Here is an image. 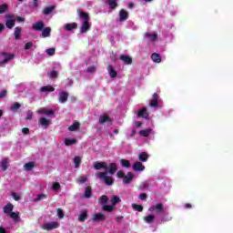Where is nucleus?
<instances>
[{
  "mask_svg": "<svg viewBox=\"0 0 233 233\" xmlns=\"http://www.w3.org/2000/svg\"><path fill=\"white\" fill-rule=\"evenodd\" d=\"M145 37H147V39H150V41H156L157 39V34H150V33H147L145 35Z\"/></svg>",
  "mask_w": 233,
  "mask_h": 233,
  "instance_id": "obj_40",
  "label": "nucleus"
},
{
  "mask_svg": "<svg viewBox=\"0 0 233 233\" xmlns=\"http://www.w3.org/2000/svg\"><path fill=\"white\" fill-rule=\"evenodd\" d=\"M132 207L134 210H137V212H143V207L141 205L133 204Z\"/></svg>",
  "mask_w": 233,
  "mask_h": 233,
  "instance_id": "obj_48",
  "label": "nucleus"
},
{
  "mask_svg": "<svg viewBox=\"0 0 233 233\" xmlns=\"http://www.w3.org/2000/svg\"><path fill=\"white\" fill-rule=\"evenodd\" d=\"M153 100L159 101V95H157V93L153 94Z\"/></svg>",
  "mask_w": 233,
  "mask_h": 233,
  "instance_id": "obj_63",
  "label": "nucleus"
},
{
  "mask_svg": "<svg viewBox=\"0 0 233 233\" xmlns=\"http://www.w3.org/2000/svg\"><path fill=\"white\" fill-rule=\"evenodd\" d=\"M4 214H6L7 216L14 210V205L12 203H8L5 205L3 208Z\"/></svg>",
  "mask_w": 233,
  "mask_h": 233,
  "instance_id": "obj_18",
  "label": "nucleus"
},
{
  "mask_svg": "<svg viewBox=\"0 0 233 233\" xmlns=\"http://www.w3.org/2000/svg\"><path fill=\"white\" fill-rule=\"evenodd\" d=\"M32 116H33L32 111H28V114H27V116L25 117V119H27V120L32 119Z\"/></svg>",
  "mask_w": 233,
  "mask_h": 233,
  "instance_id": "obj_64",
  "label": "nucleus"
},
{
  "mask_svg": "<svg viewBox=\"0 0 233 233\" xmlns=\"http://www.w3.org/2000/svg\"><path fill=\"white\" fill-rule=\"evenodd\" d=\"M102 210H104L105 212H112V210H114V206H109L106 204L102 207Z\"/></svg>",
  "mask_w": 233,
  "mask_h": 233,
  "instance_id": "obj_42",
  "label": "nucleus"
},
{
  "mask_svg": "<svg viewBox=\"0 0 233 233\" xmlns=\"http://www.w3.org/2000/svg\"><path fill=\"white\" fill-rule=\"evenodd\" d=\"M106 217L103 213H96L93 217V221H105Z\"/></svg>",
  "mask_w": 233,
  "mask_h": 233,
  "instance_id": "obj_17",
  "label": "nucleus"
},
{
  "mask_svg": "<svg viewBox=\"0 0 233 233\" xmlns=\"http://www.w3.org/2000/svg\"><path fill=\"white\" fill-rule=\"evenodd\" d=\"M68 96H70L68 94V92L66 91H61L59 94H58V101L59 103H66V101H68Z\"/></svg>",
  "mask_w": 233,
  "mask_h": 233,
  "instance_id": "obj_5",
  "label": "nucleus"
},
{
  "mask_svg": "<svg viewBox=\"0 0 233 233\" xmlns=\"http://www.w3.org/2000/svg\"><path fill=\"white\" fill-rule=\"evenodd\" d=\"M45 198H46V195H44V194L37 195V197L35 199V201H41V199H45Z\"/></svg>",
  "mask_w": 233,
  "mask_h": 233,
  "instance_id": "obj_57",
  "label": "nucleus"
},
{
  "mask_svg": "<svg viewBox=\"0 0 233 233\" xmlns=\"http://www.w3.org/2000/svg\"><path fill=\"white\" fill-rule=\"evenodd\" d=\"M111 203L113 207H116V205H119V203H121V198L116 195H114L111 198Z\"/></svg>",
  "mask_w": 233,
  "mask_h": 233,
  "instance_id": "obj_30",
  "label": "nucleus"
},
{
  "mask_svg": "<svg viewBox=\"0 0 233 233\" xmlns=\"http://www.w3.org/2000/svg\"><path fill=\"white\" fill-rule=\"evenodd\" d=\"M50 77L51 79H57V71L56 70L51 71Z\"/></svg>",
  "mask_w": 233,
  "mask_h": 233,
  "instance_id": "obj_53",
  "label": "nucleus"
},
{
  "mask_svg": "<svg viewBox=\"0 0 233 233\" xmlns=\"http://www.w3.org/2000/svg\"><path fill=\"white\" fill-rule=\"evenodd\" d=\"M77 14L80 19H82L83 21L82 25L80 27V32L81 34H86V32L90 30V15H88V13L84 12L81 9L77 10Z\"/></svg>",
  "mask_w": 233,
  "mask_h": 233,
  "instance_id": "obj_1",
  "label": "nucleus"
},
{
  "mask_svg": "<svg viewBox=\"0 0 233 233\" xmlns=\"http://www.w3.org/2000/svg\"><path fill=\"white\" fill-rule=\"evenodd\" d=\"M46 53L48 56H56V48H48L46 50Z\"/></svg>",
  "mask_w": 233,
  "mask_h": 233,
  "instance_id": "obj_49",
  "label": "nucleus"
},
{
  "mask_svg": "<svg viewBox=\"0 0 233 233\" xmlns=\"http://www.w3.org/2000/svg\"><path fill=\"white\" fill-rule=\"evenodd\" d=\"M56 88L52 86H44L40 88V92L46 93V92H55Z\"/></svg>",
  "mask_w": 233,
  "mask_h": 233,
  "instance_id": "obj_24",
  "label": "nucleus"
},
{
  "mask_svg": "<svg viewBox=\"0 0 233 233\" xmlns=\"http://www.w3.org/2000/svg\"><path fill=\"white\" fill-rule=\"evenodd\" d=\"M77 28V23H71L65 25V30L67 32H72V30H76Z\"/></svg>",
  "mask_w": 233,
  "mask_h": 233,
  "instance_id": "obj_22",
  "label": "nucleus"
},
{
  "mask_svg": "<svg viewBox=\"0 0 233 233\" xmlns=\"http://www.w3.org/2000/svg\"><path fill=\"white\" fill-rule=\"evenodd\" d=\"M81 127V124L77 121H75L69 127L68 130L70 132H76V130H79V127Z\"/></svg>",
  "mask_w": 233,
  "mask_h": 233,
  "instance_id": "obj_20",
  "label": "nucleus"
},
{
  "mask_svg": "<svg viewBox=\"0 0 233 233\" xmlns=\"http://www.w3.org/2000/svg\"><path fill=\"white\" fill-rule=\"evenodd\" d=\"M9 218H11L12 219H14V221H19V212L15 213V212H11L10 214L7 215Z\"/></svg>",
  "mask_w": 233,
  "mask_h": 233,
  "instance_id": "obj_37",
  "label": "nucleus"
},
{
  "mask_svg": "<svg viewBox=\"0 0 233 233\" xmlns=\"http://www.w3.org/2000/svg\"><path fill=\"white\" fill-rule=\"evenodd\" d=\"M87 218H88V213L86 212V210L81 211L78 217V221H80V223H84V221H86Z\"/></svg>",
  "mask_w": 233,
  "mask_h": 233,
  "instance_id": "obj_16",
  "label": "nucleus"
},
{
  "mask_svg": "<svg viewBox=\"0 0 233 233\" xmlns=\"http://www.w3.org/2000/svg\"><path fill=\"white\" fill-rule=\"evenodd\" d=\"M155 210H156L157 214H160V212H163V204L157 203L155 206Z\"/></svg>",
  "mask_w": 233,
  "mask_h": 233,
  "instance_id": "obj_43",
  "label": "nucleus"
},
{
  "mask_svg": "<svg viewBox=\"0 0 233 233\" xmlns=\"http://www.w3.org/2000/svg\"><path fill=\"white\" fill-rule=\"evenodd\" d=\"M22 28L17 26L15 28V39H21Z\"/></svg>",
  "mask_w": 233,
  "mask_h": 233,
  "instance_id": "obj_32",
  "label": "nucleus"
},
{
  "mask_svg": "<svg viewBox=\"0 0 233 233\" xmlns=\"http://www.w3.org/2000/svg\"><path fill=\"white\" fill-rule=\"evenodd\" d=\"M143 219L146 223H152L154 221V219H156V216L147 215V216L144 217Z\"/></svg>",
  "mask_w": 233,
  "mask_h": 233,
  "instance_id": "obj_33",
  "label": "nucleus"
},
{
  "mask_svg": "<svg viewBox=\"0 0 233 233\" xmlns=\"http://www.w3.org/2000/svg\"><path fill=\"white\" fill-rule=\"evenodd\" d=\"M0 56L2 57H5L4 60L0 61V66H3V65H6V63L12 61L15 57V55L14 53L8 54L6 52H1Z\"/></svg>",
  "mask_w": 233,
  "mask_h": 233,
  "instance_id": "obj_3",
  "label": "nucleus"
},
{
  "mask_svg": "<svg viewBox=\"0 0 233 233\" xmlns=\"http://www.w3.org/2000/svg\"><path fill=\"white\" fill-rule=\"evenodd\" d=\"M75 168H79L81 167V157H74Z\"/></svg>",
  "mask_w": 233,
  "mask_h": 233,
  "instance_id": "obj_38",
  "label": "nucleus"
},
{
  "mask_svg": "<svg viewBox=\"0 0 233 233\" xmlns=\"http://www.w3.org/2000/svg\"><path fill=\"white\" fill-rule=\"evenodd\" d=\"M128 19V12L125 9L119 11V21H127Z\"/></svg>",
  "mask_w": 233,
  "mask_h": 233,
  "instance_id": "obj_12",
  "label": "nucleus"
},
{
  "mask_svg": "<svg viewBox=\"0 0 233 233\" xmlns=\"http://www.w3.org/2000/svg\"><path fill=\"white\" fill-rule=\"evenodd\" d=\"M77 143V139L76 138H66L65 139V146L71 147V145H76Z\"/></svg>",
  "mask_w": 233,
  "mask_h": 233,
  "instance_id": "obj_28",
  "label": "nucleus"
},
{
  "mask_svg": "<svg viewBox=\"0 0 233 233\" xmlns=\"http://www.w3.org/2000/svg\"><path fill=\"white\" fill-rule=\"evenodd\" d=\"M112 119H110V116H108L107 115H104L99 117L98 123L100 125H103V123H110Z\"/></svg>",
  "mask_w": 233,
  "mask_h": 233,
  "instance_id": "obj_21",
  "label": "nucleus"
},
{
  "mask_svg": "<svg viewBox=\"0 0 233 233\" xmlns=\"http://www.w3.org/2000/svg\"><path fill=\"white\" fill-rule=\"evenodd\" d=\"M54 10H56V6H54V5L46 6L43 10V14H45V15H50V14H52L54 12Z\"/></svg>",
  "mask_w": 233,
  "mask_h": 233,
  "instance_id": "obj_23",
  "label": "nucleus"
},
{
  "mask_svg": "<svg viewBox=\"0 0 233 233\" xmlns=\"http://www.w3.org/2000/svg\"><path fill=\"white\" fill-rule=\"evenodd\" d=\"M43 28H45V23H43L42 21H38L33 25V29L36 30V32H41Z\"/></svg>",
  "mask_w": 233,
  "mask_h": 233,
  "instance_id": "obj_15",
  "label": "nucleus"
},
{
  "mask_svg": "<svg viewBox=\"0 0 233 233\" xmlns=\"http://www.w3.org/2000/svg\"><path fill=\"white\" fill-rule=\"evenodd\" d=\"M57 216L60 219H63L65 218V211L63 209L58 208L57 209Z\"/></svg>",
  "mask_w": 233,
  "mask_h": 233,
  "instance_id": "obj_50",
  "label": "nucleus"
},
{
  "mask_svg": "<svg viewBox=\"0 0 233 233\" xmlns=\"http://www.w3.org/2000/svg\"><path fill=\"white\" fill-rule=\"evenodd\" d=\"M6 28L12 29L13 27L15 26V20L14 19H9L5 23Z\"/></svg>",
  "mask_w": 233,
  "mask_h": 233,
  "instance_id": "obj_34",
  "label": "nucleus"
},
{
  "mask_svg": "<svg viewBox=\"0 0 233 233\" xmlns=\"http://www.w3.org/2000/svg\"><path fill=\"white\" fill-rule=\"evenodd\" d=\"M15 21H17V23H25V17L16 16Z\"/></svg>",
  "mask_w": 233,
  "mask_h": 233,
  "instance_id": "obj_60",
  "label": "nucleus"
},
{
  "mask_svg": "<svg viewBox=\"0 0 233 233\" xmlns=\"http://www.w3.org/2000/svg\"><path fill=\"white\" fill-rule=\"evenodd\" d=\"M106 172H107V174L114 175L117 172V165H116V163H110L109 168L106 169Z\"/></svg>",
  "mask_w": 233,
  "mask_h": 233,
  "instance_id": "obj_11",
  "label": "nucleus"
},
{
  "mask_svg": "<svg viewBox=\"0 0 233 233\" xmlns=\"http://www.w3.org/2000/svg\"><path fill=\"white\" fill-rule=\"evenodd\" d=\"M22 134L28 136V134H30V129L28 127L22 128Z\"/></svg>",
  "mask_w": 233,
  "mask_h": 233,
  "instance_id": "obj_56",
  "label": "nucleus"
},
{
  "mask_svg": "<svg viewBox=\"0 0 233 233\" xmlns=\"http://www.w3.org/2000/svg\"><path fill=\"white\" fill-rule=\"evenodd\" d=\"M139 199H142V200H147V193H141L140 196H139Z\"/></svg>",
  "mask_w": 233,
  "mask_h": 233,
  "instance_id": "obj_62",
  "label": "nucleus"
},
{
  "mask_svg": "<svg viewBox=\"0 0 233 233\" xmlns=\"http://www.w3.org/2000/svg\"><path fill=\"white\" fill-rule=\"evenodd\" d=\"M21 108V104L15 102L12 106H11V110L12 112H17V110Z\"/></svg>",
  "mask_w": 233,
  "mask_h": 233,
  "instance_id": "obj_45",
  "label": "nucleus"
},
{
  "mask_svg": "<svg viewBox=\"0 0 233 233\" xmlns=\"http://www.w3.org/2000/svg\"><path fill=\"white\" fill-rule=\"evenodd\" d=\"M6 11H8V5H0V14H5Z\"/></svg>",
  "mask_w": 233,
  "mask_h": 233,
  "instance_id": "obj_46",
  "label": "nucleus"
},
{
  "mask_svg": "<svg viewBox=\"0 0 233 233\" xmlns=\"http://www.w3.org/2000/svg\"><path fill=\"white\" fill-rule=\"evenodd\" d=\"M106 1L111 10H116V8H117V1L116 0H106Z\"/></svg>",
  "mask_w": 233,
  "mask_h": 233,
  "instance_id": "obj_31",
  "label": "nucleus"
},
{
  "mask_svg": "<svg viewBox=\"0 0 233 233\" xmlns=\"http://www.w3.org/2000/svg\"><path fill=\"white\" fill-rule=\"evenodd\" d=\"M53 190H59L61 188V184L59 182H55L52 186Z\"/></svg>",
  "mask_w": 233,
  "mask_h": 233,
  "instance_id": "obj_52",
  "label": "nucleus"
},
{
  "mask_svg": "<svg viewBox=\"0 0 233 233\" xmlns=\"http://www.w3.org/2000/svg\"><path fill=\"white\" fill-rule=\"evenodd\" d=\"M1 167L4 172H6V168H8V160L6 158L2 159Z\"/></svg>",
  "mask_w": 233,
  "mask_h": 233,
  "instance_id": "obj_39",
  "label": "nucleus"
},
{
  "mask_svg": "<svg viewBox=\"0 0 233 233\" xmlns=\"http://www.w3.org/2000/svg\"><path fill=\"white\" fill-rule=\"evenodd\" d=\"M34 167H35V162H28V163L25 164L24 168H25V170H32V168H34Z\"/></svg>",
  "mask_w": 233,
  "mask_h": 233,
  "instance_id": "obj_41",
  "label": "nucleus"
},
{
  "mask_svg": "<svg viewBox=\"0 0 233 233\" xmlns=\"http://www.w3.org/2000/svg\"><path fill=\"white\" fill-rule=\"evenodd\" d=\"M139 161H142L143 163H146V161H148V153L142 152L138 156Z\"/></svg>",
  "mask_w": 233,
  "mask_h": 233,
  "instance_id": "obj_26",
  "label": "nucleus"
},
{
  "mask_svg": "<svg viewBox=\"0 0 233 233\" xmlns=\"http://www.w3.org/2000/svg\"><path fill=\"white\" fill-rule=\"evenodd\" d=\"M149 106H151L152 108H157V106H159V101L154 99L150 100Z\"/></svg>",
  "mask_w": 233,
  "mask_h": 233,
  "instance_id": "obj_44",
  "label": "nucleus"
},
{
  "mask_svg": "<svg viewBox=\"0 0 233 233\" xmlns=\"http://www.w3.org/2000/svg\"><path fill=\"white\" fill-rule=\"evenodd\" d=\"M84 198H86V199H90V198H92V187L87 186L86 187L84 192Z\"/></svg>",
  "mask_w": 233,
  "mask_h": 233,
  "instance_id": "obj_19",
  "label": "nucleus"
},
{
  "mask_svg": "<svg viewBox=\"0 0 233 233\" xmlns=\"http://www.w3.org/2000/svg\"><path fill=\"white\" fill-rule=\"evenodd\" d=\"M40 114H46V116H54V110L42 109Z\"/></svg>",
  "mask_w": 233,
  "mask_h": 233,
  "instance_id": "obj_47",
  "label": "nucleus"
},
{
  "mask_svg": "<svg viewBox=\"0 0 233 233\" xmlns=\"http://www.w3.org/2000/svg\"><path fill=\"white\" fill-rule=\"evenodd\" d=\"M151 133H152V128H147V129L139 131V135L142 136V137H148V136H150Z\"/></svg>",
  "mask_w": 233,
  "mask_h": 233,
  "instance_id": "obj_27",
  "label": "nucleus"
},
{
  "mask_svg": "<svg viewBox=\"0 0 233 233\" xmlns=\"http://www.w3.org/2000/svg\"><path fill=\"white\" fill-rule=\"evenodd\" d=\"M32 46H34V44L32 42L26 43L25 46V50H30V48H32Z\"/></svg>",
  "mask_w": 233,
  "mask_h": 233,
  "instance_id": "obj_55",
  "label": "nucleus"
},
{
  "mask_svg": "<svg viewBox=\"0 0 233 233\" xmlns=\"http://www.w3.org/2000/svg\"><path fill=\"white\" fill-rule=\"evenodd\" d=\"M133 170H135V172H143V170H145V166L143 163L137 161L133 165Z\"/></svg>",
  "mask_w": 233,
  "mask_h": 233,
  "instance_id": "obj_8",
  "label": "nucleus"
},
{
  "mask_svg": "<svg viewBox=\"0 0 233 233\" xmlns=\"http://www.w3.org/2000/svg\"><path fill=\"white\" fill-rule=\"evenodd\" d=\"M96 177L101 179L106 187H112L114 185V178L108 176V171L96 173Z\"/></svg>",
  "mask_w": 233,
  "mask_h": 233,
  "instance_id": "obj_2",
  "label": "nucleus"
},
{
  "mask_svg": "<svg viewBox=\"0 0 233 233\" xmlns=\"http://www.w3.org/2000/svg\"><path fill=\"white\" fill-rule=\"evenodd\" d=\"M42 37H50V34L52 32V28L50 27H45L42 29Z\"/></svg>",
  "mask_w": 233,
  "mask_h": 233,
  "instance_id": "obj_29",
  "label": "nucleus"
},
{
  "mask_svg": "<svg viewBox=\"0 0 233 233\" xmlns=\"http://www.w3.org/2000/svg\"><path fill=\"white\" fill-rule=\"evenodd\" d=\"M12 197L14 198L15 201H19L21 199V197L17 196L16 193L13 192Z\"/></svg>",
  "mask_w": 233,
  "mask_h": 233,
  "instance_id": "obj_61",
  "label": "nucleus"
},
{
  "mask_svg": "<svg viewBox=\"0 0 233 233\" xmlns=\"http://www.w3.org/2000/svg\"><path fill=\"white\" fill-rule=\"evenodd\" d=\"M120 164H121V167H123L124 168H130V160L121 159Z\"/></svg>",
  "mask_w": 233,
  "mask_h": 233,
  "instance_id": "obj_35",
  "label": "nucleus"
},
{
  "mask_svg": "<svg viewBox=\"0 0 233 233\" xmlns=\"http://www.w3.org/2000/svg\"><path fill=\"white\" fill-rule=\"evenodd\" d=\"M95 170H101V168H104L105 170H108V166H106V163L105 162H96L94 164Z\"/></svg>",
  "mask_w": 233,
  "mask_h": 233,
  "instance_id": "obj_9",
  "label": "nucleus"
},
{
  "mask_svg": "<svg viewBox=\"0 0 233 233\" xmlns=\"http://www.w3.org/2000/svg\"><path fill=\"white\" fill-rule=\"evenodd\" d=\"M137 116L138 117H143L144 119H148V111L147 110V107L141 108L137 112Z\"/></svg>",
  "mask_w": 233,
  "mask_h": 233,
  "instance_id": "obj_10",
  "label": "nucleus"
},
{
  "mask_svg": "<svg viewBox=\"0 0 233 233\" xmlns=\"http://www.w3.org/2000/svg\"><path fill=\"white\" fill-rule=\"evenodd\" d=\"M99 201H100V205H103L104 207V205H107L108 203V197L106 195H103L100 197Z\"/></svg>",
  "mask_w": 233,
  "mask_h": 233,
  "instance_id": "obj_36",
  "label": "nucleus"
},
{
  "mask_svg": "<svg viewBox=\"0 0 233 233\" xmlns=\"http://www.w3.org/2000/svg\"><path fill=\"white\" fill-rule=\"evenodd\" d=\"M132 179H134V173L128 172L127 176H124V178H123L124 185H130V183H132Z\"/></svg>",
  "mask_w": 233,
  "mask_h": 233,
  "instance_id": "obj_6",
  "label": "nucleus"
},
{
  "mask_svg": "<svg viewBox=\"0 0 233 233\" xmlns=\"http://www.w3.org/2000/svg\"><path fill=\"white\" fill-rule=\"evenodd\" d=\"M119 59L123 61L124 65H132V56L128 55H121Z\"/></svg>",
  "mask_w": 233,
  "mask_h": 233,
  "instance_id": "obj_7",
  "label": "nucleus"
},
{
  "mask_svg": "<svg viewBox=\"0 0 233 233\" xmlns=\"http://www.w3.org/2000/svg\"><path fill=\"white\" fill-rule=\"evenodd\" d=\"M96 70H97V69L94 66H90L89 67H87V72L89 74H94V72H96Z\"/></svg>",
  "mask_w": 233,
  "mask_h": 233,
  "instance_id": "obj_54",
  "label": "nucleus"
},
{
  "mask_svg": "<svg viewBox=\"0 0 233 233\" xmlns=\"http://www.w3.org/2000/svg\"><path fill=\"white\" fill-rule=\"evenodd\" d=\"M86 181H87L86 177H79L78 178H76L77 183H86Z\"/></svg>",
  "mask_w": 233,
  "mask_h": 233,
  "instance_id": "obj_51",
  "label": "nucleus"
},
{
  "mask_svg": "<svg viewBox=\"0 0 233 233\" xmlns=\"http://www.w3.org/2000/svg\"><path fill=\"white\" fill-rule=\"evenodd\" d=\"M107 70L110 77L114 79V77H117V71L114 69V66L112 65L107 66Z\"/></svg>",
  "mask_w": 233,
  "mask_h": 233,
  "instance_id": "obj_13",
  "label": "nucleus"
},
{
  "mask_svg": "<svg viewBox=\"0 0 233 233\" xmlns=\"http://www.w3.org/2000/svg\"><path fill=\"white\" fill-rule=\"evenodd\" d=\"M44 230H54L56 228H59V223L57 222H49L46 224H44L43 226Z\"/></svg>",
  "mask_w": 233,
  "mask_h": 233,
  "instance_id": "obj_4",
  "label": "nucleus"
},
{
  "mask_svg": "<svg viewBox=\"0 0 233 233\" xmlns=\"http://www.w3.org/2000/svg\"><path fill=\"white\" fill-rule=\"evenodd\" d=\"M6 94H8V92L6 90H2L0 92V99H3L4 97H6Z\"/></svg>",
  "mask_w": 233,
  "mask_h": 233,
  "instance_id": "obj_58",
  "label": "nucleus"
},
{
  "mask_svg": "<svg viewBox=\"0 0 233 233\" xmlns=\"http://www.w3.org/2000/svg\"><path fill=\"white\" fill-rule=\"evenodd\" d=\"M50 123H51L50 119L42 117V118H40L38 125L41 127H46L45 128H47L48 127H50Z\"/></svg>",
  "mask_w": 233,
  "mask_h": 233,
  "instance_id": "obj_14",
  "label": "nucleus"
},
{
  "mask_svg": "<svg viewBox=\"0 0 233 233\" xmlns=\"http://www.w3.org/2000/svg\"><path fill=\"white\" fill-rule=\"evenodd\" d=\"M116 176L117 177H125V172L123 170H119L117 173H116Z\"/></svg>",
  "mask_w": 233,
  "mask_h": 233,
  "instance_id": "obj_59",
  "label": "nucleus"
},
{
  "mask_svg": "<svg viewBox=\"0 0 233 233\" xmlns=\"http://www.w3.org/2000/svg\"><path fill=\"white\" fill-rule=\"evenodd\" d=\"M151 59L154 63H161V55L157 53H153L151 55Z\"/></svg>",
  "mask_w": 233,
  "mask_h": 233,
  "instance_id": "obj_25",
  "label": "nucleus"
}]
</instances>
